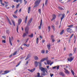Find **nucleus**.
I'll return each instance as SVG.
<instances>
[{
  "label": "nucleus",
  "instance_id": "nucleus-10",
  "mask_svg": "<svg viewBox=\"0 0 77 77\" xmlns=\"http://www.w3.org/2000/svg\"><path fill=\"white\" fill-rule=\"evenodd\" d=\"M44 60H45L44 58L42 59V60H41L40 62H38V64H39V65H41L42 63V62H44Z\"/></svg>",
  "mask_w": 77,
  "mask_h": 77
},
{
  "label": "nucleus",
  "instance_id": "nucleus-38",
  "mask_svg": "<svg viewBox=\"0 0 77 77\" xmlns=\"http://www.w3.org/2000/svg\"><path fill=\"white\" fill-rule=\"evenodd\" d=\"M13 17H14V18H17V16L15 15L14 14H13Z\"/></svg>",
  "mask_w": 77,
  "mask_h": 77
},
{
  "label": "nucleus",
  "instance_id": "nucleus-43",
  "mask_svg": "<svg viewBox=\"0 0 77 77\" xmlns=\"http://www.w3.org/2000/svg\"><path fill=\"white\" fill-rule=\"evenodd\" d=\"M29 38H28L26 40V42H25V44H26V43H27V42H28V41H29Z\"/></svg>",
  "mask_w": 77,
  "mask_h": 77
},
{
  "label": "nucleus",
  "instance_id": "nucleus-41",
  "mask_svg": "<svg viewBox=\"0 0 77 77\" xmlns=\"http://www.w3.org/2000/svg\"><path fill=\"white\" fill-rule=\"evenodd\" d=\"M21 62V61H20L19 62V63L16 66V67H17V66H18L20 64V63Z\"/></svg>",
  "mask_w": 77,
  "mask_h": 77
},
{
  "label": "nucleus",
  "instance_id": "nucleus-60",
  "mask_svg": "<svg viewBox=\"0 0 77 77\" xmlns=\"http://www.w3.org/2000/svg\"><path fill=\"white\" fill-rule=\"evenodd\" d=\"M21 28H22V31L24 30V29H23V26L21 27Z\"/></svg>",
  "mask_w": 77,
  "mask_h": 77
},
{
  "label": "nucleus",
  "instance_id": "nucleus-24",
  "mask_svg": "<svg viewBox=\"0 0 77 77\" xmlns=\"http://www.w3.org/2000/svg\"><path fill=\"white\" fill-rule=\"evenodd\" d=\"M28 36L29 37H30V38H33V34L32 33L31 34V35H29Z\"/></svg>",
  "mask_w": 77,
  "mask_h": 77
},
{
  "label": "nucleus",
  "instance_id": "nucleus-55",
  "mask_svg": "<svg viewBox=\"0 0 77 77\" xmlns=\"http://www.w3.org/2000/svg\"><path fill=\"white\" fill-rule=\"evenodd\" d=\"M54 75L53 74H50L51 77H53V76Z\"/></svg>",
  "mask_w": 77,
  "mask_h": 77
},
{
  "label": "nucleus",
  "instance_id": "nucleus-57",
  "mask_svg": "<svg viewBox=\"0 0 77 77\" xmlns=\"http://www.w3.org/2000/svg\"><path fill=\"white\" fill-rule=\"evenodd\" d=\"M44 42H45V40H42V43H44Z\"/></svg>",
  "mask_w": 77,
  "mask_h": 77
},
{
  "label": "nucleus",
  "instance_id": "nucleus-14",
  "mask_svg": "<svg viewBox=\"0 0 77 77\" xmlns=\"http://www.w3.org/2000/svg\"><path fill=\"white\" fill-rule=\"evenodd\" d=\"M45 72H43L41 73V76H45L46 75V73H45Z\"/></svg>",
  "mask_w": 77,
  "mask_h": 77
},
{
  "label": "nucleus",
  "instance_id": "nucleus-23",
  "mask_svg": "<svg viewBox=\"0 0 77 77\" xmlns=\"http://www.w3.org/2000/svg\"><path fill=\"white\" fill-rule=\"evenodd\" d=\"M30 7H29L28 8V14H29V13H30Z\"/></svg>",
  "mask_w": 77,
  "mask_h": 77
},
{
  "label": "nucleus",
  "instance_id": "nucleus-17",
  "mask_svg": "<svg viewBox=\"0 0 77 77\" xmlns=\"http://www.w3.org/2000/svg\"><path fill=\"white\" fill-rule=\"evenodd\" d=\"M34 58L35 60H38L39 59V58L37 56H34Z\"/></svg>",
  "mask_w": 77,
  "mask_h": 77
},
{
  "label": "nucleus",
  "instance_id": "nucleus-20",
  "mask_svg": "<svg viewBox=\"0 0 77 77\" xmlns=\"http://www.w3.org/2000/svg\"><path fill=\"white\" fill-rule=\"evenodd\" d=\"M53 18L52 19L51 21H53V20H55V18H56V15L55 14H53Z\"/></svg>",
  "mask_w": 77,
  "mask_h": 77
},
{
  "label": "nucleus",
  "instance_id": "nucleus-25",
  "mask_svg": "<svg viewBox=\"0 0 77 77\" xmlns=\"http://www.w3.org/2000/svg\"><path fill=\"white\" fill-rule=\"evenodd\" d=\"M7 20L10 25H12V23H11V20H9V18H7Z\"/></svg>",
  "mask_w": 77,
  "mask_h": 77
},
{
  "label": "nucleus",
  "instance_id": "nucleus-33",
  "mask_svg": "<svg viewBox=\"0 0 77 77\" xmlns=\"http://www.w3.org/2000/svg\"><path fill=\"white\" fill-rule=\"evenodd\" d=\"M6 32L8 35H9V33H10V32H9V30H7L6 31Z\"/></svg>",
  "mask_w": 77,
  "mask_h": 77
},
{
  "label": "nucleus",
  "instance_id": "nucleus-19",
  "mask_svg": "<svg viewBox=\"0 0 77 77\" xmlns=\"http://www.w3.org/2000/svg\"><path fill=\"white\" fill-rule=\"evenodd\" d=\"M9 42L11 45H12V42L11 41V37H9Z\"/></svg>",
  "mask_w": 77,
  "mask_h": 77
},
{
  "label": "nucleus",
  "instance_id": "nucleus-58",
  "mask_svg": "<svg viewBox=\"0 0 77 77\" xmlns=\"http://www.w3.org/2000/svg\"><path fill=\"white\" fill-rule=\"evenodd\" d=\"M38 12L40 13H41V9H39L38 10Z\"/></svg>",
  "mask_w": 77,
  "mask_h": 77
},
{
  "label": "nucleus",
  "instance_id": "nucleus-11",
  "mask_svg": "<svg viewBox=\"0 0 77 77\" xmlns=\"http://www.w3.org/2000/svg\"><path fill=\"white\" fill-rule=\"evenodd\" d=\"M67 60L69 62H72V60H73V58H72V57H70V58H68Z\"/></svg>",
  "mask_w": 77,
  "mask_h": 77
},
{
  "label": "nucleus",
  "instance_id": "nucleus-44",
  "mask_svg": "<svg viewBox=\"0 0 77 77\" xmlns=\"http://www.w3.org/2000/svg\"><path fill=\"white\" fill-rule=\"evenodd\" d=\"M52 39V41L53 42H54V41H55V40L54 39V38H53Z\"/></svg>",
  "mask_w": 77,
  "mask_h": 77
},
{
  "label": "nucleus",
  "instance_id": "nucleus-3",
  "mask_svg": "<svg viewBox=\"0 0 77 77\" xmlns=\"http://www.w3.org/2000/svg\"><path fill=\"white\" fill-rule=\"evenodd\" d=\"M42 0H37L35 2V6H34V8H35V7H37L39 6L40 2Z\"/></svg>",
  "mask_w": 77,
  "mask_h": 77
},
{
  "label": "nucleus",
  "instance_id": "nucleus-16",
  "mask_svg": "<svg viewBox=\"0 0 77 77\" xmlns=\"http://www.w3.org/2000/svg\"><path fill=\"white\" fill-rule=\"evenodd\" d=\"M57 67V69L58 70L59 69V66H55L54 67H52L53 69H55V68H56Z\"/></svg>",
  "mask_w": 77,
  "mask_h": 77
},
{
  "label": "nucleus",
  "instance_id": "nucleus-35",
  "mask_svg": "<svg viewBox=\"0 0 77 77\" xmlns=\"http://www.w3.org/2000/svg\"><path fill=\"white\" fill-rule=\"evenodd\" d=\"M48 2V0H46L45 2V5L47 6V3Z\"/></svg>",
  "mask_w": 77,
  "mask_h": 77
},
{
  "label": "nucleus",
  "instance_id": "nucleus-50",
  "mask_svg": "<svg viewBox=\"0 0 77 77\" xmlns=\"http://www.w3.org/2000/svg\"><path fill=\"white\" fill-rule=\"evenodd\" d=\"M18 11V9H17L16 11L14 12V14H17V11Z\"/></svg>",
  "mask_w": 77,
  "mask_h": 77
},
{
  "label": "nucleus",
  "instance_id": "nucleus-34",
  "mask_svg": "<svg viewBox=\"0 0 77 77\" xmlns=\"http://www.w3.org/2000/svg\"><path fill=\"white\" fill-rule=\"evenodd\" d=\"M48 57H47L46 58H44V60H47H47H48Z\"/></svg>",
  "mask_w": 77,
  "mask_h": 77
},
{
  "label": "nucleus",
  "instance_id": "nucleus-51",
  "mask_svg": "<svg viewBox=\"0 0 77 77\" xmlns=\"http://www.w3.org/2000/svg\"><path fill=\"white\" fill-rule=\"evenodd\" d=\"M72 56V54L71 53H70L69 54V57H70V56Z\"/></svg>",
  "mask_w": 77,
  "mask_h": 77
},
{
  "label": "nucleus",
  "instance_id": "nucleus-15",
  "mask_svg": "<svg viewBox=\"0 0 77 77\" xmlns=\"http://www.w3.org/2000/svg\"><path fill=\"white\" fill-rule=\"evenodd\" d=\"M30 54H28L27 56V57L25 59V60H27V59H29V58L30 57Z\"/></svg>",
  "mask_w": 77,
  "mask_h": 77
},
{
  "label": "nucleus",
  "instance_id": "nucleus-63",
  "mask_svg": "<svg viewBox=\"0 0 77 77\" xmlns=\"http://www.w3.org/2000/svg\"><path fill=\"white\" fill-rule=\"evenodd\" d=\"M2 38H4V39H6V38L5 37V36H2Z\"/></svg>",
  "mask_w": 77,
  "mask_h": 77
},
{
  "label": "nucleus",
  "instance_id": "nucleus-1",
  "mask_svg": "<svg viewBox=\"0 0 77 77\" xmlns=\"http://www.w3.org/2000/svg\"><path fill=\"white\" fill-rule=\"evenodd\" d=\"M29 27L26 26V28L25 29V32L26 33H24L23 34V38H24L25 36H27V34H29Z\"/></svg>",
  "mask_w": 77,
  "mask_h": 77
},
{
  "label": "nucleus",
  "instance_id": "nucleus-53",
  "mask_svg": "<svg viewBox=\"0 0 77 77\" xmlns=\"http://www.w3.org/2000/svg\"><path fill=\"white\" fill-rule=\"evenodd\" d=\"M58 24H59V22H58V21H57L56 23V24L57 25Z\"/></svg>",
  "mask_w": 77,
  "mask_h": 77
},
{
  "label": "nucleus",
  "instance_id": "nucleus-31",
  "mask_svg": "<svg viewBox=\"0 0 77 77\" xmlns=\"http://www.w3.org/2000/svg\"><path fill=\"white\" fill-rule=\"evenodd\" d=\"M48 32H50V30H51V28L50 26H48Z\"/></svg>",
  "mask_w": 77,
  "mask_h": 77
},
{
  "label": "nucleus",
  "instance_id": "nucleus-12",
  "mask_svg": "<svg viewBox=\"0 0 77 77\" xmlns=\"http://www.w3.org/2000/svg\"><path fill=\"white\" fill-rule=\"evenodd\" d=\"M59 74L60 75H62V76H63V77H64V76H65V75L64 74L63 72H60L59 73Z\"/></svg>",
  "mask_w": 77,
  "mask_h": 77
},
{
  "label": "nucleus",
  "instance_id": "nucleus-48",
  "mask_svg": "<svg viewBox=\"0 0 77 77\" xmlns=\"http://www.w3.org/2000/svg\"><path fill=\"white\" fill-rule=\"evenodd\" d=\"M54 36L52 35L51 36V39H54Z\"/></svg>",
  "mask_w": 77,
  "mask_h": 77
},
{
  "label": "nucleus",
  "instance_id": "nucleus-27",
  "mask_svg": "<svg viewBox=\"0 0 77 77\" xmlns=\"http://www.w3.org/2000/svg\"><path fill=\"white\" fill-rule=\"evenodd\" d=\"M8 72H9V70H6L4 71V73H5V74L8 73Z\"/></svg>",
  "mask_w": 77,
  "mask_h": 77
},
{
  "label": "nucleus",
  "instance_id": "nucleus-18",
  "mask_svg": "<svg viewBox=\"0 0 77 77\" xmlns=\"http://www.w3.org/2000/svg\"><path fill=\"white\" fill-rule=\"evenodd\" d=\"M65 17V14H62V17H61V22L62 21V20Z\"/></svg>",
  "mask_w": 77,
  "mask_h": 77
},
{
  "label": "nucleus",
  "instance_id": "nucleus-45",
  "mask_svg": "<svg viewBox=\"0 0 77 77\" xmlns=\"http://www.w3.org/2000/svg\"><path fill=\"white\" fill-rule=\"evenodd\" d=\"M17 51L15 52H14V53L13 54V55L14 56V55H15V54H17Z\"/></svg>",
  "mask_w": 77,
  "mask_h": 77
},
{
  "label": "nucleus",
  "instance_id": "nucleus-36",
  "mask_svg": "<svg viewBox=\"0 0 77 77\" xmlns=\"http://www.w3.org/2000/svg\"><path fill=\"white\" fill-rule=\"evenodd\" d=\"M71 72L73 75H74V71H73L72 70H71Z\"/></svg>",
  "mask_w": 77,
  "mask_h": 77
},
{
  "label": "nucleus",
  "instance_id": "nucleus-46",
  "mask_svg": "<svg viewBox=\"0 0 77 77\" xmlns=\"http://www.w3.org/2000/svg\"><path fill=\"white\" fill-rule=\"evenodd\" d=\"M68 27H73V25H70V26H68Z\"/></svg>",
  "mask_w": 77,
  "mask_h": 77
},
{
  "label": "nucleus",
  "instance_id": "nucleus-61",
  "mask_svg": "<svg viewBox=\"0 0 77 77\" xmlns=\"http://www.w3.org/2000/svg\"><path fill=\"white\" fill-rule=\"evenodd\" d=\"M48 51L47 50H46V54H47V53H48Z\"/></svg>",
  "mask_w": 77,
  "mask_h": 77
},
{
  "label": "nucleus",
  "instance_id": "nucleus-8",
  "mask_svg": "<svg viewBox=\"0 0 77 77\" xmlns=\"http://www.w3.org/2000/svg\"><path fill=\"white\" fill-rule=\"evenodd\" d=\"M67 31L68 32H69L70 33L72 32V29H71L70 28H67Z\"/></svg>",
  "mask_w": 77,
  "mask_h": 77
},
{
  "label": "nucleus",
  "instance_id": "nucleus-40",
  "mask_svg": "<svg viewBox=\"0 0 77 77\" xmlns=\"http://www.w3.org/2000/svg\"><path fill=\"white\" fill-rule=\"evenodd\" d=\"M58 8L59 9H60V10H63V8L61 7H59Z\"/></svg>",
  "mask_w": 77,
  "mask_h": 77
},
{
  "label": "nucleus",
  "instance_id": "nucleus-2",
  "mask_svg": "<svg viewBox=\"0 0 77 77\" xmlns=\"http://www.w3.org/2000/svg\"><path fill=\"white\" fill-rule=\"evenodd\" d=\"M21 22H22V20L19 19L18 20V25H17V33H18V26L20 25V24L21 23Z\"/></svg>",
  "mask_w": 77,
  "mask_h": 77
},
{
  "label": "nucleus",
  "instance_id": "nucleus-39",
  "mask_svg": "<svg viewBox=\"0 0 77 77\" xmlns=\"http://www.w3.org/2000/svg\"><path fill=\"white\" fill-rule=\"evenodd\" d=\"M52 29H53V30L54 31H55V28H54V26H52Z\"/></svg>",
  "mask_w": 77,
  "mask_h": 77
},
{
  "label": "nucleus",
  "instance_id": "nucleus-26",
  "mask_svg": "<svg viewBox=\"0 0 77 77\" xmlns=\"http://www.w3.org/2000/svg\"><path fill=\"white\" fill-rule=\"evenodd\" d=\"M65 72L66 74H69V72L67 69L66 70Z\"/></svg>",
  "mask_w": 77,
  "mask_h": 77
},
{
  "label": "nucleus",
  "instance_id": "nucleus-42",
  "mask_svg": "<svg viewBox=\"0 0 77 77\" xmlns=\"http://www.w3.org/2000/svg\"><path fill=\"white\" fill-rule=\"evenodd\" d=\"M20 4H19L18 5H16V8L17 9V8H18V7L20 6Z\"/></svg>",
  "mask_w": 77,
  "mask_h": 77
},
{
  "label": "nucleus",
  "instance_id": "nucleus-22",
  "mask_svg": "<svg viewBox=\"0 0 77 77\" xmlns=\"http://www.w3.org/2000/svg\"><path fill=\"white\" fill-rule=\"evenodd\" d=\"M27 18H28V17L26 16L25 20V23H27Z\"/></svg>",
  "mask_w": 77,
  "mask_h": 77
},
{
  "label": "nucleus",
  "instance_id": "nucleus-29",
  "mask_svg": "<svg viewBox=\"0 0 77 77\" xmlns=\"http://www.w3.org/2000/svg\"><path fill=\"white\" fill-rule=\"evenodd\" d=\"M64 32V30H62L61 31V32L60 33V35H62L63 34V33Z\"/></svg>",
  "mask_w": 77,
  "mask_h": 77
},
{
  "label": "nucleus",
  "instance_id": "nucleus-52",
  "mask_svg": "<svg viewBox=\"0 0 77 77\" xmlns=\"http://www.w3.org/2000/svg\"><path fill=\"white\" fill-rule=\"evenodd\" d=\"M11 7L12 8V9L14 8H15V6H14V5H13L12 6H11Z\"/></svg>",
  "mask_w": 77,
  "mask_h": 77
},
{
  "label": "nucleus",
  "instance_id": "nucleus-59",
  "mask_svg": "<svg viewBox=\"0 0 77 77\" xmlns=\"http://www.w3.org/2000/svg\"><path fill=\"white\" fill-rule=\"evenodd\" d=\"M0 2H1V3H3V0H0Z\"/></svg>",
  "mask_w": 77,
  "mask_h": 77
},
{
  "label": "nucleus",
  "instance_id": "nucleus-5",
  "mask_svg": "<svg viewBox=\"0 0 77 77\" xmlns=\"http://www.w3.org/2000/svg\"><path fill=\"white\" fill-rule=\"evenodd\" d=\"M32 20H33V19L32 18H31L29 19L27 24V26H30V24H31V23H32Z\"/></svg>",
  "mask_w": 77,
  "mask_h": 77
},
{
  "label": "nucleus",
  "instance_id": "nucleus-4",
  "mask_svg": "<svg viewBox=\"0 0 77 77\" xmlns=\"http://www.w3.org/2000/svg\"><path fill=\"white\" fill-rule=\"evenodd\" d=\"M39 66V68L40 69H41V71L42 72H45V69L44 68H43L42 67H41L42 66V65H38Z\"/></svg>",
  "mask_w": 77,
  "mask_h": 77
},
{
  "label": "nucleus",
  "instance_id": "nucleus-9",
  "mask_svg": "<svg viewBox=\"0 0 77 77\" xmlns=\"http://www.w3.org/2000/svg\"><path fill=\"white\" fill-rule=\"evenodd\" d=\"M34 65L36 67H37L38 65V62L37 61H35L34 63Z\"/></svg>",
  "mask_w": 77,
  "mask_h": 77
},
{
  "label": "nucleus",
  "instance_id": "nucleus-56",
  "mask_svg": "<svg viewBox=\"0 0 77 77\" xmlns=\"http://www.w3.org/2000/svg\"><path fill=\"white\" fill-rule=\"evenodd\" d=\"M74 35V34H72L70 36V38H71L73 36V35Z\"/></svg>",
  "mask_w": 77,
  "mask_h": 77
},
{
  "label": "nucleus",
  "instance_id": "nucleus-32",
  "mask_svg": "<svg viewBox=\"0 0 77 77\" xmlns=\"http://www.w3.org/2000/svg\"><path fill=\"white\" fill-rule=\"evenodd\" d=\"M50 62H51V61H50V60L49 61L48 60L47 61V64H48V65H49V64H50Z\"/></svg>",
  "mask_w": 77,
  "mask_h": 77
},
{
  "label": "nucleus",
  "instance_id": "nucleus-28",
  "mask_svg": "<svg viewBox=\"0 0 77 77\" xmlns=\"http://www.w3.org/2000/svg\"><path fill=\"white\" fill-rule=\"evenodd\" d=\"M11 21L14 26H15V22L14 21V20H11Z\"/></svg>",
  "mask_w": 77,
  "mask_h": 77
},
{
  "label": "nucleus",
  "instance_id": "nucleus-49",
  "mask_svg": "<svg viewBox=\"0 0 77 77\" xmlns=\"http://www.w3.org/2000/svg\"><path fill=\"white\" fill-rule=\"evenodd\" d=\"M26 47H29V46H30V45L29 44H28V45H26Z\"/></svg>",
  "mask_w": 77,
  "mask_h": 77
},
{
  "label": "nucleus",
  "instance_id": "nucleus-37",
  "mask_svg": "<svg viewBox=\"0 0 77 77\" xmlns=\"http://www.w3.org/2000/svg\"><path fill=\"white\" fill-rule=\"evenodd\" d=\"M38 41H39V38H38L36 40V42L37 44H38Z\"/></svg>",
  "mask_w": 77,
  "mask_h": 77
},
{
  "label": "nucleus",
  "instance_id": "nucleus-47",
  "mask_svg": "<svg viewBox=\"0 0 77 77\" xmlns=\"http://www.w3.org/2000/svg\"><path fill=\"white\" fill-rule=\"evenodd\" d=\"M2 42H3V43H6V41H5V40H3Z\"/></svg>",
  "mask_w": 77,
  "mask_h": 77
},
{
  "label": "nucleus",
  "instance_id": "nucleus-13",
  "mask_svg": "<svg viewBox=\"0 0 77 77\" xmlns=\"http://www.w3.org/2000/svg\"><path fill=\"white\" fill-rule=\"evenodd\" d=\"M28 70L29 71V72H33L35 71V68L32 69L31 70H30V69H28Z\"/></svg>",
  "mask_w": 77,
  "mask_h": 77
},
{
  "label": "nucleus",
  "instance_id": "nucleus-6",
  "mask_svg": "<svg viewBox=\"0 0 77 77\" xmlns=\"http://www.w3.org/2000/svg\"><path fill=\"white\" fill-rule=\"evenodd\" d=\"M42 20H41L40 26H38V28L39 29H40V30L41 29V27H42Z\"/></svg>",
  "mask_w": 77,
  "mask_h": 77
},
{
  "label": "nucleus",
  "instance_id": "nucleus-21",
  "mask_svg": "<svg viewBox=\"0 0 77 77\" xmlns=\"http://www.w3.org/2000/svg\"><path fill=\"white\" fill-rule=\"evenodd\" d=\"M50 46H51V45H50V44H49L47 45V47L48 50H50Z\"/></svg>",
  "mask_w": 77,
  "mask_h": 77
},
{
  "label": "nucleus",
  "instance_id": "nucleus-62",
  "mask_svg": "<svg viewBox=\"0 0 77 77\" xmlns=\"http://www.w3.org/2000/svg\"><path fill=\"white\" fill-rule=\"evenodd\" d=\"M60 42V40L59 39L58 40V41H57L58 43H59V42Z\"/></svg>",
  "mask_w": 77,
  "mask_h": 77
},
{
  "label": "nucleus",
  "instance_id": "nucleus-7",
  "mask_svg": "<svg viewBox=\"0 0 77 77\" xmlns=\"http://www.w3.org/2000/svg\"><path fill=\"white\" fill-rule=\"evenodd\" d=\"M14 2H16L17 3H18L19 2L20 3H22V0H13Z\"/></svg>",
  "mask_w": 77,
  "mask_h": 77
},
{
  "label": "nucleus",
  "instance_id": "nucleus-64",
  "mask_svg": "<svg viewBox=\"0 0 77 77\" xmlns=\"http://www.w3.org/2000/svg\"><path fill=\"white\" fill-rule=\"evenodd\" d=\"M27 1H26V2H25V3H24L25 5H26V4H27Z\"/></svg>",
  "mask_w": 77,
  "mask_h": 77
},
{
  "label": "nucleus",
  "instance_id": "nucleus-30",
  "mask_svg": "<svg viewBox=\"0 0 77 77\" xmlns=\"http://www.w3.org/2000/svg\"><path fill=\"white\" fill-rule=\"evenodd\" d=\"M41 53H42V54H44V53H45V50H42L41 51Z\"/></svg>",
  "mask_w": 77,
  "mask_h": 77
},
{
  "label": "nucleus",
  "instance_id": "nucleus-54",
  "mask_svg": "<svg viewBox=\"0 0 77 77\" xmlns=\"http://www.w3.org/2000/svg\"><path fill=\"white\" fill-rule=\"evenodd\" d=\"M39 38L40 39H42V37L41 35H40L39 36Z\"/></svg>",
  "mask_w": 77,
  "mask_h": 77
}]
</instances>
